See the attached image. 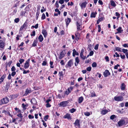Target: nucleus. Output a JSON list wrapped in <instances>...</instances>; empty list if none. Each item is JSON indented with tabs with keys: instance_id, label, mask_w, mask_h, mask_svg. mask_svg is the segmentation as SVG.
Segmentation results:
<instances>
[{
	"instance_id": "f257e3e1",
	"label": "nucleus",
	"mask_w": 128,
	"mask_h": 128,
	"mask_svg": "<svg viewBox=\"0 0 128 128\" xmlns=\"http://www.w3.org/2000/svg\"><path fill=\"white\" fill-rule=\"evenodd\" d=\"M128 123V118L126 117H122L118 122V124L119 126H122L124 125H126Z\"/></svg>"
},
{
	"instance_id": "f03ea898",
	"label": "nucleus",
	"mask_w": 128,
	"mask_h": 128,
	"mask_svg": "<svg viewBox=\"0 0 128 128\" xmlns=\"http://www.w3.org/2000/svg\"><path fill=\"white\" fill-rule=\"evenodd\" d=\"M0 39L2 40H0V48L2 49L4 48L5 45V42L6 40V38L5 37L2 38L1 36H0Z\"/></svg>"
},
{
	"instance_id": "7ed1b4c3",
	"label": "nucleus",
	"mask_w": 128,
	"mask_h": 128,
	"mask_svg": "<svg viewBox=\"0 0 128 128\" xmlns=\"http://www.w3.org/2000/svg\"><path fill=\"white\" fill-rule=\"evenodd\" d=\"M9 99L7 96H6L0 100V105L6 104L8 102Z\"/></svg>"
},
{
	"instance_id": "20e7f679",
	"label": "nucleus",
	"mask_w": 128,
	"mask_h": 128,
	"mask_svg": "<svg viewBox=\"0 0 128 128\" xmlns=\"http://www.w3.org/2000/svg\"><path fill=\"white\" fill-rule=\"evenodd\" d=\"M73 87L72 86H70L69 88H68L67 90L64 91V96H62V97H64L66 95L67 96H68L71 92V91L73 90Z\"/></svg>"
},
{
	"instance_id": "39448f33",
	"label": "nucleus",
	"mask_w": 128,
	"mask_h": 128,
	"mask_svg": "<svg viewBox=\"0 0 128 128\" xmlns=\"http://www.w3.org/2000/svg\"><path fill=\"white\" fill-rule=\"evenodd\" d=\"M69 102V100L62 101L60 102L59 104L60 106L65 107L67 106V105Z\"/></svg>"
},
{
	"instance_id": "423d86ee",
	"label": "nucleus",
	"mask_w": 128,
	"mask_h": 128,
	"mask_svg": "<svg viewBox=\"0 0 128 128\" xmlns=\"http://www.w3.org/2000/svg\"><path fill=\"white\" fill-rule=\"evenodd\" d=\"M80 120L77 119L76 120L75 122L74 123V126L76 128H80Z\"/></svg>"
},
{
	"instance_id": "0eeeda50",
	"label": "nucleus",
	"mask_w": 128,
	"mask_h": 128,
	"mask_svg": "<svg viewBox=\"0 0 128 128\" xmlns=\"http://www.w3.org/2000/svg\"><path fill=\"white\" fill-rule=\"evenodd\" d=\"M30 59L29 58L28 59L26 62L25 63L24 66V68L25 69H26L28 68L30 65Z\"/></svg>"
},
{
	"instance_id": "6e6552de",
	"label": "nucleus",
	"mask_w": 128,
	"mask_h": 128,
	"mask_svg": "<svg viewBox=\"0 0 128 128\" xmlns=\"http://www.w3.org/2000/svg\"><path fill=\"white\" fill-rule=\"evenodd\" d=\"M114 99L115 101L119 102L122 101L124 99L123 98L122 96H115L114 97Z\"/></svg>"
},
{
	"instance_id": "1a4fd4ad",
	"label": "nucleus",
	"mask_w": 128,
	"mask_h": 128,
	"mask_svg": "<svg viewBox=\"0 0 128 128\" xmlns=\"http://www.w3.org/2000/svg\"><path fill=\"white\" fill-rule=\"evenodd\" d=\"M66 54L65 50H63L60 53V56L59 57V59L61 60L62 58L64 57Z\"/></svg>"
},
{
	"instance_id": "9d476101",
	"label": "nucleus",
	"mask_w": 128,
	"mask_h": 128,
	"mask_svg": "<svg viewBox=\"0 0 128 128\" xmlns=\"http://www.w3.org/2000/svg\"><path fill=\"white\" fill-rule=\"evenodd\" d=\"M73 64L72 62V60H70L68 62L67 64H66L65 66V67L66 68H68V67L70 68L72 66V65Z\"/></svg>"
},
{
	"instance_id": "9b49d317",
	"label": "nucleus",
	"mask_w": 128,
	"mask_h": 128,
	"mask_svg": "<svg viewBox=\"0 0 128 128\" xmlns=\"http://www.w3.org/2000/svg\"><path fill=\"white\" fill-rule=\"evenodd\" d=\"M76 25L77 26V30H82V24H80L78 22H77Z\"/></svg>"
},
{
	"instance_id": "f8f14e48",
	"label": "nucleus",
	"mask_w": 128,
	"mask_h": 128,
	"mask_svg": "<svg viewBox=\"0 0 128 128\" xmlns=\"http://www.w3.org/2000/svg\"><path fill=\"white\" fill-rule=\"evenodd\" d=\"M103 74L104 76L105 77H106L108 76L110 74V73L109 72V70H105V71L104 72Z\"/></svg>"
},
{
	"instance_id": "ddd939ff",
	"label": "nucleus",
	"mask_w": 128,
	"mask_h": 128,
	"mask_svg": "<svg viewBox=\"0 0 128 128\" xmlns=\"http://www.w3.org/2000/svg\"><path fill=\"white\" fill-rule=\"evenodd\" d=\"M63 118L64 119L67 118L68 120H70L72 118L70 114L68 113H67L65 115H64L63 117Z\"/></svg>"
},
{
	"instance_id": "4468645a",
	"label": "nucleus",
	"mask_w": 128,
	"mask_h": 128,
	"mask_svg": "<svg viewBox=\"0 0 128 128\" xmlns=\"http://www.w3.org/2000/svg\"><path fill=\"white\" fill-rule=\"evenodd\" d=\"M10 84L9 82H7L6 84L4 87L5 91V92H7L10 87Z\"/></svg>"
},
{
	"instance_id": "2eb2a0df",
	"label": "nucleus",
	"mask_w": 128,
	"mask_h": 128,
	"mask_svg": "<svg viewBox=\"0 0 128 128\" xmlns=\"http://www.w3.org/2000/svg\"><path fill=\"white\" fill-rule=\"evenodd\" d=\"M32 92V91L30 88H27L26 89L25 93L24 94V96H26Z\"/></svg>"
},
{
	"instance_id": "dca6fc26",
	"label": "nucleus",
	"mask_w": 128,
	"mask_h": 128,
	"mask_svg": "<svg viewBox=\"0 0 128 128\" xmlns=\"http://www.w3.org/2000/svg\"><path fill=\"white\" fill-rule=\"evenodd\" d=\"M62 71L59 72L58 75L59 76V79L60 80H63V78L64 74Z\"/></svg>"
},
{
	"instance_id": "f3484780",
	"label": "nucleus",
	"mask_w": 128,
	"mask_h": 128,
	"mask_svg": "<svg viewBox=\"0 0 128 128\" xmlns=\"http://www.w3.org/2000/svg\"><path fill=\"white\" fill-rule=\"evenodd\" d=\"M71 19L70 18H67V19H65V21L66 22V26L67 27L69 24L71 22Z\"/></svg>"
},
{
	"instance_id": "a211bd4d",
	"label": "nucleus",
	"mask_w": 128,
	"mask_h": 128,
	"mask_svg": "<svg viewBox=\"0 0 128 128\" xmlns=\"http://www.w3.org/2000/svg\"><path fill=\"white\" fill-rule=\"evenodd\" d=\"M19 96L18 94H15L10 95V98L12 100H13Z\"/></svg>"
},
{
	"instance_id": "6ab92c4d",
	"label": "nucleus",
	"mask_w": 128,
	"mask_h": 128,
	"mask_svg": "<svg viewBox=\"0 0 128 128\" xmlns=\"http://www.w3.org/2000/svg\"><path fill=\"white\" fill-rule=\"evenodd\" d=\"M27 24L28 22L26 21L20 27V31L22 30L25 27H26L27 26Z\"/></svg>"
},
{
	"instance_id": "aec40b11",
	"label": "nucleus",
	"mask_w": 128,
	"mask_h": 128,
	"mask_svg": "<svg viewBox=\"0 0 128 128\" xmlns=\"http://www.w3.org/2000/svg\"><path fill=\"white\" fill-rule=\"evenodd\" d=\"M75 62L74 63L75 66H77L80 60L78 57H76L75 58Z\"/></svg>"
},
{
	"instance_id": "412c9836",
	"label": "nucleus",
	"mask_w": 128,
	"mask_h": 128,
	"mask_svg": "<svg viewBox=\"0 0 128 128\" xmlns=\"http://www.w3.org/2000/svg\"><path fill=\"white\" fill-rule=\"evenodd\" d=\"M6 77V74H4L0 78V83L1 84L2 82H3L4 80V79Z\"/></svg>"
},
{
	"instance_id": "4be33fe9",
	"label": "nucleus",
	"mask_w": 128,
	"mask_h": 128,
	"mask_svg": "<svg viewBox=\"0 0 128 128\" xmlns=\"http://www.w3.org/2000/svg\"><path fill=\"white\" fill-rule=\"evenodd\" d=\"M72 56L74 57L76 55L78 56L79 53L76 52L75 49H74L73 50Z\"/></svg>"
},
{
	"instance_id": "5701e85b",
	"label": "nucleus",
	"mask_w": 128,
	"mask_h": 128,
	"mask_svg": "<svg viewBox=\"0 0 128 128\" xmlns=\"http://www.w3.org/2000/svg\"><path fill=\"white\" fill-rule=\"evenodd\" d=\"M36 20H38V18L39 14L40 13V9L38 8L36 10Z\"/></svg>"
},
{
	"instance_id": "b1692460",
	"label": "nucleus",
	"mask_w": 128,
	"mask_h": 128,
	"mask_svg": "<svg viewBox=\"0 0 128 128\" xmlns=\"http://www.w3.org/2000/svg\"><path fill=\"white\" fill-rule=\"evenodd\" d=\"M116 30L118 32L115 33L116 34L121 33L123 31V30H122V28L121 27H119L118 28L116 29Z\"/></svg>"
},
{
	"instance_id": "393cba45",
	"label": "nucleus",
	"mask_w": 128,
	"mask_h": 128,
	"mask_svg": "<svg viewBox=\"0 0 128 128\" xmlns=\"http://www.w3.org/2000/svg\"><path fill=\"white\" fill-rule=\"evenodd\" d=\"M108 112V111L106 109L104 110L100 111V114L102 115H103L107 114Z\"/></svg>"
},
{
	"instance_id": "a878e982",
	"label": "nucleus",
	"mask_w": 128,
	"mask_h": 128,
	"mask_svg": "<svg viewBox=\"0 0 128 128\" xmlns=\"http://www.w3.org/2000/svg\"><path fill=\"white\" fill-rule=\"evenodd\" d=\"M42 34L44 35V37H46L47 34L46 30L44 29L42 31Z\"/></svg>"
},
{
	"instance_id": "bb28decb",
	"label": "nucleus",
	"mask_w": 128,
	"mask_h": 128,
	"mask_svg": "<svg viewBox=\"0 0 128 128\" xmlns=\"http://www.w3.org/2000/svg\"><path fill=\"white\" fill-rule=\"evenodd\" d=\"M104 19L105 18L104 17L99 18L97 20L96 24H98L100 22L103 21L104 20Z\"/></svg>"
},
{
	"instance_id": "cd10ccee",
	"label": "nucleus",
	"mask_w": 128,
	"mask_h": 128,
	"mask_svg": "<svg viewBox=\"0 0 128 128\" xmlns=\"http://www.w3.org/2000/svg\"><path fill=\"white\" fill-rule=\"evenodd\" d=\"M97 13L96 12H92L90 14V17L91 18H95L96 17V15L97 14Z\"/></svg>"
},
{
	"instance_id": "c85d7f7f",
	"label": "nucleus",
	"mask_w": 128,
	"mask_h": 128,
	"mask_svg": "<svg viewBox=\"0 0 128 128\" xmlns=\"http://www.w3.org/2000/svg\"><path fill=\"white\" fill-rule=\"evenodd\" d=\"M87 4V2L86 1L82 3V4L80 5L81 8H85L86 7V5Z\"/></svg>"
},
{
	"instance_id": "c756f323",
	"label": "nucleus",
	"mask_w": 128,
	"mask_h": 128,
	"mask_svg": "<svg viewBox=\"0 0 128 128\" xmlns=\"http://www.w3.org/2000/svg\"><path fill=\"white\" fill-rule=\"evenodd\" d=\"M126 85L124 83L122 84L120 86V89L122 90H124L126 88Z\"/></svg>"
},
{
	"instance_id": "7c9ffc66",
	"label": "nucleus",
	"mask_w": 128,
	"mask_h": 128,
	"mask_svg": "<svg viewBox=\"0 0 128 128\" xmlns=\"http://www.w3.org/2000/svg\"><path fill=\"white\" fill-rule=\"evenodd\" d=\"M75 40L78 41L80 39V35L75 34Z\"/></svg>"
},
{
	"instance_id": "2f4dec72",
	"label": "nucleus",
	"mask_w": 128,
	"mask_h": 128,
	"mask_svg": "<svg viewBox=\"0 0 128 128\" xmlns=\"http://www.w3.org/2000/svg\"><path fill=\"white\" fill-rule=\"evenodd\" d=\"M110 5L114 7H116V5L115 2L113 0H111L110 1Z\"/></svg>"
},
{
	"instance_id": "473e14b6",
	"label": "nucleus",
	"mask_w": 128,
	"mask_h": 128,
	"mask_svg": "<svg viewBox=\"0 0 128 128\" xmlns=\"http://www.w3.org/2000/svg\"><path fill=\"white\" fill-rule=\"evenodd\" d=\"M80 58L83 60H85L86 58V56H84L83 54H80Z\"/></svg>"
},
{
	"instance_id": "72a5a7b5",
	"label": "nucleus",
	"mask_w": 128,
	"mask_h": 128,
	"mask_svg": "<svg viewBox=\"0 0 128 128\" xmlns=\"http://www.w3.org/2000/svg\"><path fill=\"white\" fill-rule=\"evenodd\" d=\"M32 100L33 103L32 104H33L34 106H36L37 105V101L36 100V99L34 98H33L32 99Z\"/></svg>"
},
{
	"instance_id": "f704fd0d",
	"label": "nucleus",
	"mask_w": 128,
	"mask_h": 128,
	"mask_svg": "<svg viewBox=\"0 0 128 128\" xmlns=\"http://www.w3.org/2000/svg\"><path fill=\"white\" fill-rule=\"evenodd\" d=\"M84 100L83 97L82 96L79 97L78 99V102L79 103H81Z\"/></svg>"
},
{
	"instance_id": "c9c22d12",
	"label": "nucleus",
	"mask_w": 128,
	"mask_h": 128,
	"mask_svg": "<svg viewBox=\"0 0 128 128\" xmlns=\"http://www.w3.org/2000/svg\"><path fill=\"white\" fill-rule=\"evenodd\" d=\"M12 63V60H10L6 66V70H7V66H8L9 67H10Z\"/></svg>"
},
{
	"instance_id": "e433bc0d",
	"label": "nucleus",
	"mask_w": 128,
	"mask_h": 128,
	"mask_svg": "<svg viewBox=\"0 0 128 128\" xmlns=\"http://www.w3.org/2000/svg\"><path fill=\"white\" fill-rule=\"evenodd\" d=\"M38 39L40 42H42L44 38L42 35L40 34L39 36Z\"/></svg>"
},
{
	"instance_id": "4c0bfd02",
	"label": "nucleus",
	"mask_w": 128,
	"mask_h": 128,
	"mask_svg": "<svg viewBox=\"0 0 128 128\" xmlns=\"http://www.w3.org/2000/svg\"><path fill=\"white\" fill-rule=\"evenodd\" d=\"M115 50H114V51H116L118 52H120L121 51V48L119 47H116L115 48Z\"/></svg>"
},
{
	"instance_id": "58836bf2",
	"label": "nucleus",
	"mask_w": 128,
	"mask_h": 128,
	"mask_svg": "<svg viewBox=\"0 0 128 128\" xmlns=\"http://www.w3.org/2000/svg\"><path fill=\"white\" fill-rule=\"evenodd\" d=\"M76 109L74 108H72L69 110L70 112L71 113H73L74 112H76Z\"/></svg>"
},
{
	"instance_id": "ea45409f",
	"label": "nucleus",
	"mask_w": 128,
	"mask_h": 128,
	"mask_svg": "<svg viewBox=\"0 0 128 128\" xmlns=\"http://www.w3.org/2000/svg\"><path fill=\"white\" fill-rule=\"evenodd\" d=\"M37 43V42L36 40H34L33 43L32 44V46H36V44Z\"/></svg>"
},
{
	"instance_id": "a19ab883",
	"label": "nucleus",
	"mask_w": 128,
	"mask_h": 128,
	"mask_svg": "<svg viewBox=\"0 0 128 128\" xmlns=\"http://www.w3.org/2000/svg\"><path fill=\"white\" fill-rule=\"evenodd\" d=\"M116 116L115 115H112L110 117V119L112 120H113L115 118H116Z\"/></svg>"
},
{
	"instance_id": "79ce46f5",
	"label": "nucleus",
	"mask_w": 128,
	"mask_h": 128,
	"mask_svg": "<svg viewBox=\"0 0 128 128\" xmlns=\"http://www.w3.org/2000/svg\"><path fill=\"white\" fill-rule=\"evenodd\" d=\"M36 34V32L35 30H33L32 33H31L30 35L32 36H34Z\"/></svg>"
},
{
	"instance_id": "37998d69",
	"label": "nucleus",
	"mask_w": 128,
	"mask_h": 128,
	"mask_svg": "<svg viewBox=\"0 0 128 128\" xmlns=\"http://www.w3.org/2000/svg\"><path fill=\"white\" fill-rule=\"evenodd\" d=\"M46 18V16L44 13L42 14L41 17V19L44 20Z\"/></svg>"
},
{
	"instance_id": "c03bdc74",
	"label": "nucleus",
	"mask_w": 128,
	"mask_h": 128,
	"mask_svg": "<svg viewBox=\"0 0 128 128\" xmlns=\"http://www.w3.org/2000/svg\"><path fill=\"white\" fill-rule=\"evenodd\" d=\"M92 67H96L97 66V64L95 62H93L92 64Z\"/></svg>"
},
{
	"instance_id": "a18cd8bd",
	"label": "nucleus",
	"mask_w": 128,
	"mask_h": 128,
	"mask_svg": "<svg viewBox=\"0 0 128 128\" xmlns=\"http://www.w3.org/2000/svg\"><path fill=\"white\" fill-rule=\"evenodd\" d=\"M38 24H36L35 26H32L31 28H35L36 29H37L38 28Z\"/></svg>"
},
{
	"instance_id": "49530a36",
	"label": "nucleus",
	"mask_w": 128,
	"mask_h": 128,
	"mask_svg": "<svg viewBox=\"0 0 128 128\" xmlns=\"http://www.w3.org/2000/svg\"><path fill=\"white\" fill-rule=\"evenodd\" d=\"M49 117V116L48 115H46L44 117V119L45 121H46L47 120L48 118Z\"/></svg>"
},
{
	"instance_id": "de8ad7c7",
	"label": "nucleus",
	"mask_w": 128,
	"mask_h": 128,
	"mask_svg": "<svg viewBox=\"0 0 128 128\" xmlns=\"http://www.w3.org/2000/svg\"><path fill=\"white\" fill-rule=\"evenodd\" d=\"M96 96V94H95V93L94 92L91 93V95L90 97H95Z\"/></svg>"
},
{
	"instance_id": "09e8293b",
	"label": "nucleus",
	"mask_w": 128,
	"mask_h": 128,
	"mask_svg": "<svg viewBox=\"0 0 128 128\" xmlns=\"http://www.w3.org/2000/svg\"><path fill=\"white\" fill-rule=\"evenodd\" d=\"M84 115L87 116H89L90 115V113L89 112H86L84 113Z\"/></svg>"
},
{
	"instance_id": "8fccbe9b",
	"label": "nucleus",
	"mask_w": 128,
	"mask_h": 128,
	"mask_svg": "<svg viewBox=\"0 0 128 128\" xmlns=\"http://www.w3.org/2000/svg\"><path fill=\"white\" fill-rule=\"evenodd\" d=\"M16 70V69L14 66H13L11 68V70L12 72H15V71Z\"/></svg>"
},
{
	"instance_id": "3c124183",
	"label": "nucleus",
	"mask_w": 128,
	"mask_h": 128,
	"mask_svg": "<svg viewBox=\"0 0 128 128\" xmlns=\"http://www.w3.org/2000/svg\"><path fill=\"white\" fill-rule=\"evenodd\" d=\"M24 59L20 58L19 60V61L20 63V64H22L24 62Z\"/></svg>"
},
{
	"instance_id": "603ef678",
	"label": "nucleus",
	"mask_w": 128,
	"mask_h": 128,
	"mask_svg": "<svg viewBox=\"0 0 128 128\" xmlns=\"http://www.w3.org/2000/svg\"><path fill=\"white\" fill-rule=\"evenodd\" d=\"M92 69L91 66H89L87 67L86 68V70L88 72H90Z\"/></svg>"
},
{
	"instance_id": "864d4df0",
	"label": "nucleus",
	"mask_w": 128,
	"mask_h": 128,
	"mask_svg": "<svg viewBox=\"0 0 128 128\" xmlns=\"http://www.w3.org/2000/svg\"><path fill=\"white\" fill-rule=\"evenodd\" d=\"M98 32H100L101 29L100 25H98Z\"/></svg>"
},
{
	"instance_id": "5fc2aeb1",
	"label": "nucleus",
	"mask_w": 128,
	"mask_h": 128,
	"mask_svg": "<svg viewBox=\"0 0 128 128\" xmlns=\"http://www.w3.org/2000/svg\"><path fill=\"white\" fill-rule=\"evenodd\" d=\"M17 116L18 117H19L20 118H22L23 117L22 114L21 113H20L18 114Z\"/></svg>"
},
{
	"instance_id": "6e6d98bb",
	"label": "nucleus",
	"mask_w": 128,
	"mask_h": 128,
	"mask_svg": "<svg viewBox=\"0 0 128 128\" xmlns=\"http://www.w3.org/2000/svg\"><path fill=\"white\" fill-rule=\"evenodd\" d=\"M122 52L126 54L127 52H128V50L127 49H123L122 50Z\"/></svg>"
},
{
	"instance_id": "4d7b16f0",
	"label": "nucleus",
	"mask_w": 128,
	"mask_h": 128,
	"mask_svg": "<svg viewBox=\"0 0 128 128\" xmlns=\"http://www.w3.org/2000/svg\"><path fill=\"white\" fill-rule=\"evenodd\" d=\"M14 20L15 22L18 23L19 21L20 20L19 18H16Z\"/></svg>"
},
{
	"instance_id": "13d9d810",
	"label": "nucleus",
	"mask_w": 128,
	"mask_h": 128,
	"mask_svg": "<svg viewBox=\"0 0 128 128\" xmlns=\"http://www.w3.org/2000/svg\"><path fill=\"white\" fill-rule=\"evenodd\" d=\"M16 74V72H12L11 73V75L12 76H14Z\"/></svg>"
},
{
	"instance_id": "bf43d9fd",
	"label": "nucleus",
	"mask_w": 128,
	"mask_h": 128,
	"mask_svg": "<svg viewBox=\"0 0 128 128\" xmlns=\"http://www.w3.org/2000/svg\"><path fill=\"white\" fill-rule=\"evenodd\" d=\"M47 62L46 61H43L42 64V66H45L46 65Z\"/></svg>"
},
{
	"instance_id": "052dcab7",
	"label": "nucleus",
	"mask_w": 128,
	"mask_h": 128,
	"mask_svg": "<svg viewBox=\"0 0 128 128\" xmlns=\"http://www.w3.org/2000/svg\"><path fill=\"white\" fill-rule=\"evenodd\" d=\"M28 117L30 119L33 118L34 116H33L31 114L29 115Z\"/></svg>"
},
{
	"instance_id": "680f3d73",
	"label": "nucleus",
	"mask_w": 128,
	"mask_h": 128,
	"mask_svg": "<svg viewBox=\"0 0 128 128\" xmlns=\"http://www.w3.org/2000/svg\"><path fill=\"white\" fill-rule=\"evenodd\" d=\"M120 66L118 64H117L116 65L114 66V69H118V67Z\"/></svg>"
},
{
	"instance_id": "e2e57ef3",
	"label": "nucleus",
	"mask_w": 128,
	"mask_h": 128,
	"mask_svg": "<svg viewBox=\"0 0 128 128\" xmlns=\"http://www.w3.org/2000/svg\"><path fill=\"white\" fill-rule=\"evenodd\" d=\"M55 5L56 6L57 8H58L59 7V5L58 4V1H57L56 3L55 4Z\"/></svg>"
},
{
	"instance_id": "0e129e2a",
	"label": "nucleus",
	"mask_w": 128,
	"mask_h": 128,
	"mask_svg": "<svg viewBox=\"0 0 128 128\" xmlns=\"http://www.w3.org/2000/svg\"><path fill=\"white\" fill-rule=\"evenodd\" d=\"M98 44H96L94 46V49L95 50H97L98 48Z\"/></svg>"
},
{
	"instance_id": "69168bd1",
	"label": "nucleus",
	"mask_w": 128,
	"mask_h": 128,
	"mask_svg": "<svg viewBox=\"0 0 128 128\" xmlns=\"http://www.w3.org/2000/svg\"><path fill=\"white\" fill-rule=\"evenodd\" d=\"M64 60H62L61 61L60 63L61 65L64 66V65L65 64H64Z\"/></svg>"
},
{
	"instance_id": "338daca9",
	"label": "nucleus",
	"mask_w": 128,
	"mask_h": 128,
	"mask_svg": "<svg viewBox=\"0 0 128 128\" xmlns=\"http://www.w3.org/2000/svg\"><path fill=\"white\" fill-rule=\"evenodd\" d=\"M122 46L124 47L128 48V44H125L122 45Z\"/></svg>"
},
{
	"instance_id": "774afa93",
	"label": "nucleus",
	"mask_w": 128,
	"mask_h": 128,
	"mask_svg": "<svg viewBox=\"0 0 128 128\" xmlns=\"http://www.w3.org/2000/svg\"><path fill=\"white\" fill-rule=\"evenodd\" d=\"M64 0H60L58 2L59 3L61 4H62L64 3Z\"/></svg>"
}]
</instances>
